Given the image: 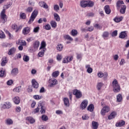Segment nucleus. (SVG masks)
<instances>
[{"label": "nucleus", "mask_w": 129, "mask_h": 129, "mask_svg": "<svg viewBox=\"0 0 129 129\" xmlns=\"http://www.w3.org/2000/svg\"><path fill=\"white\" fill-rule=\"evenodd\" d=\"M4 8V9L2 10L0 15L1 21L2 24H5L7 21L8 17H7V15H6V10L9 9L10 6L9 5H5Z\"/></svg>", "instance_id": "obj_1"}, {"label": "nucleus", "mask_w": 129, "mask_h": 129, "mask_svg": "<svg viewBox=\"0 0 129 129\" xmlns=\"http://www.w3.org/2000/svg\"><path fill=\"white\" fill-rule=\"evenodd\" d=\"M112 84L114 92L117 93V92L120 91V86L118 84V82L116 79H114L113 81Z\"/></svg>", "instance_id": "obj_2"}, {"label": "nucleus", "mask_w": 129, "mask_h": 129, "mask_svg": "<svg viewBox=\"0 0 129 129\" xmlns=\"http://www.w3.org/2000/svg\"><path fill=\"white\" fill-rule=\"evenodd\" d=\"M38 16V11L34 10L31 14L30 18L28 21V24H32Z\"/></svg>", "instance_id": "obj_3"}, {"label": "nucleus", "mask_w": 129, "mask_h": 129, "mask_svg": "<svg viewBox=\"0 0 129 129\" xmlns=\"http://www.w3.org/2000/svg\"><path fill=\"white\" fill-rule=\"evenodd\" d=\"M12 107V104L10 102H7L2 104V108L3 109H9Z\"/></svg>", "instance_id": "obj_4"}, {"label": "nucleus", "mask_w": 129, "mask_h": 129, "mask_svg": "<svg viewBox=\"0 0 129 129\" xmlns=\"http://www.w3.org/2000/svg\"><path fill=\"white\" fill-rule=\"evenodd\" d=\"M73 94L74 95L76 96V98L78 99H79V98H81V97H82V93L78 90H74Z\"/></svg>", "instance_id": "obj_5"}, {"label": "nucleus", "mask_w": 129, "mask_h": 129, "mask_svg": "<svg viewBox=\"0 0 129 129\" xmlns=\"http://www.w3.org/2000/svg\"><path fill=\"white\" fill-rule=\"evenodd\" d=\"M39 46H40V42L38 41H35V42L33 43V47L31 48V50L33 51V52L37 51L39 48Z\"/></svg>", "instance_id": "obj_6"}, {"label": "nucleus", "mask_w": 129, "mask_h": 129, "mask_svg": "<svg viewBox=\"0 0 129 129\" xmlns=\"http://www.w3.org/2000/svg\"><path fill=\"white\" fill-rule=\"evenodd\" d=\"M108 111H109V107L105 106L101 111V114L102 115H105V113H106V112H108Z\"/></svg>", "instance_id": "obj_7"}, {"label": "nucleus", "mask_w": 129, "mask_h": 129, "mask_svg": "<svg viewBox=\"0 0 129 129\" xmlns=\"http://www.w3.org/2000/svg\"><path fill=\"white\" fill-rule=\"evenodd\" d=\"M58 84V81L55 79H51L49 81V87H54V85Z\"/></svg>", "instance_id": "obj_8"}, {"label": "nucleus", "mask_w": 129, "mask_h": 129, "mask_svg": "<svg viewBox=\"0 0 129 129\" xmlns=\"http://www.w3.org/2000/svg\"><path fill=\"white\" fill-rule=\"evenodd\" d=\"M88 104V101L87 100H84L82 101V102L81 104V108L83 110V109H85L86 107H87V105Z\"/></svg>", "instance_id": "obj_9"}, {"label": "nucleus", "mask_w": 129, "mask_h": 129, "mask_svg": "<svg viewBox=\"0 0 129 129\" xmlns=\"http://www.w3.org/2000/svg\"><path fill=\"white\" fill-rule=\"evenodd\" d=\"M30 32H31V28L29 27H25L22 31V33L24 35H28Z\"/></svg>", "instance_id": "obj_10"}, {"label": "nucleus", "mask_w": 129, "mask_h": 129, "mask_svg": "<svg viewBox=\"0 0 129 129\" xmlns=\"http://www.w3.org/2000/svg\"><path fill=\"white\" fill-rule=\"evenodd\" d=\"M19 74V69L17 68L13 69L11 71V75L12 76H17Z\"/></svg>", "instance_id": "obj_11"}, {"label": "nucleus", "mask_w": 129, "mask_h": 129, "mask_svg": "<svg viewBox=\"0 0 129 129\" xmlns=\"http://www.w3.org/2000/svg\"><path fill=\"white\" fill-rule=\"evenodd\" d=\"M32 87L34 88H35V89H37L39 87V83L37 82L36 80L33 79L32 80Z\"/></svg>", "instance_id": "obj_12"}, {"label": "nucleus", "mask_w": 129, "mask_h": 129, "mask_svg": "<svg viewBox=\"0 0 129 129\" xmlns=\"http://www.w3.org/2000/svg\"><path fill=\"white\" fill-rule=\"evenodd\" d=\"M39 5L41 8H43V9H48V8H49L48 5H47V4L44 2H39Z\"/></svg>", "instance_id": "obj_13"}, {"label": "nucleus", "mask_w": 129, "mask_h": 129, "mask_svg": "<svg viewBox=\"0 0 129 129\" xmlns=\"http://www.w3.org/2000/svg\"><path fill=\"white\" fill-rule=\"evenodd\" d=\"M124 3H123V1L121 0L118 1L116 3V7L117 9H120L121 8V6H123V4Z\"/></svg>", "instance_id": "obj_14"}, {"label": "nucleus", "mask_w": 129, "mask_h": 129, "mask_svg": "<svg viewBox=\"0 0 129 129\" xmlns=\"http://www.w3.org/2000/svg\"><path fill=\"white\" fill-rule=\"evenodd\" d=\"M17 49L15 47H12L11 49L9 50L8 55H14L16 53Z\"/></svg>", "instance_id": "obj_15"}, {"label": "nucleus", "mask_w": 129, "mask_h": 129, "mask_svg": "<svg viewBox=\"0 0 129 129\" xmlns=\"http://www.w3.org/2000/svg\"><path fill=\"white\" fill-rule=\"evenodd\" d=\"M104 10H105V12L106 14H107V15H109V14H110V13H111V10H110V8H109V5L105 6L104 7Z\"/></svg>", "instance_id": "obj_16"}, {"label": "nucleus", "mask_w": 129, "mask_h": 129, "mask_svg": "<svg viewBox=\"0 0 129 129\" xmlns=\"http://www.w3.org/2000/svg\"><path fill=\"white\" fill-rule=\"evenodd\" d=\"M86 69H87V72H88V73H89V74L92 73L93 70L90 67V65H86Z\"/></svg>", "instance_id": "obj_17"}, {"label": "nucleus", "mask_w": 129, "mask_h": 129, "mask_svg": "<svg viewBox=\"0 0 129 129\" xmlns=\"http://www.w3.org/2000/svg\"><path fill=\"white\" fill-rule=\"evenodd\" d=\"M126 10V6L125 5H122L121 7V9L120 10V14L122 15L125 14V10Z\"/></svg>", "instance_id": "obj_18"}, {"label": "nucleus", "mask_w": 129, "mask_h": 129, "mask_svg": "<svg viewBox=\"0 0 129 129\" xmlns=\"http://www.w3.org/2000/svg\"><path fill=\"white\" fill-rule=\"evenodd\" d=\"M127 35H126V33L125 31L122 32L120 33L119 38L120 39H124V38H126Z\"/></svg>", "instance_id": "obj_19"}, {"label": "nucleus", "mask_w": 129, "mask_h": 129, "mask_svg": "<svg viewBox=\"0 0 129 129\" xmlns=\"http://www.w3.org/2000/svg\"><path fill=\"white\" fill-rule=\"evenodd\" d=\"M94 110V105L93 104H91L89 105L87 107V110L89 111H90V112H92L93 110Z\"/></svg>", "instance_id": "obj_20"}, {"label": "nucleus", "mask_w": 129, "mask_h": 129, "mask_svg": "<svg viewBox=\"0 0 129 129\" xmlns=\"http://www.w3.org/2000/svg\"><path fill=\"white\" fill-rule=\"evenodd\" d=\"M73 60V56H71L70 57L69 60H67V58H66V57L64 58L62 60V62L66 63H69V62H71Z\"/></svg>", "instance_id": "obj_21"}, {"label": "nucleus", "mask_w": 129, "mask_h": 129, "mask_svg": "<svg viewBox=\"0 0 129 129\" xmlns=\"http://www.w3.org/2000/svg\"><path fill=\"white\" fill-rule=\"evenodd\" d=\"M125 124V122L124 120L120 121L116 123L115 125L117 127L118 126H122V125H124Z\"/></svg>", "instance_id": "obj_22"}, {"label": "nucleus", "mask_w": 129, "mask_h": 129, "mask_svg": "<svg viewBox=\"0 0 129 129\" xmlns=\"http://www.w3.org/2000/svg\"><path fill=\"white\" fill-rule=\"evenodd\" d=\"M5 123L7 125H11V124L13 123V120L11 118H8L5 120Z\"/></svg>", "instance_id": "obj_23"}, {"label": "nucleus", "mask_w": 129, "mask_h": 129, "mask_svg": "<svg viewBox=\"0 0 129 129\" xmlns=\"http://www.w3.org/2000/svg\"><path fill=\"white\" fill-rule=\"evenodd\" d=\"M17 45H20V46H26L27 44L26 41L24 40H18V42H17Z\"/></svg>", "instance_id": "obj_24"}, {"label": "nucleus", "mask_w": 129, "mask_h": 129, "mask_svg": "<svg viewBox=\"0 0 129 129\" xmlns=\"http://www.w3.org/2000/svg\"><path fill=\"white\" fill-rule=\"evenodd\" d=\"M50 24L52 27V28H53L54 29H55L57 27V22L54 20H52L50 21Z\"/></svg>", "instance_id": "obj_25"}, {"label": "nucleus", "mask_w": 129, "mask_h": 129, "mask_svg": "<svg viewBox=\"0 0 129 129\" xmlns=\"http://www.w3.org/2000/svg\"><path fill=\"white\" fill-rule=\"evenodd\" d=\"M13 101L14 102V103H15L16 104H19V103H20V97L16 96L13 99Z\"/></svg>", "instance_id": "obj_26"}, {"label": "nucleus", "mask_w": 129, "mask_h": 129, "mask_svg": "<svg viewBox=\"0 0 129 129\" xmlns=\"http://www.w3.org/2000/svg\"><path fill=\"white\" fill-rule=\"evenodd\" d=\"M53 16L54 18V20H55L56 22H60V16H59V15H58V14L54 13Z\"/></svg>", "instance_id": "obj_27"}, {"label": "nucleus", "mask_w": 129, "mask_h": 129, "mask_svg": "<svg viewBox=\"0 0 129 129\" xmlns=\"http://www.w3.org/2000/svg\"><path fill=\"white\" fill-rule=\"evenodd\" d=\"M80 5L82 8H86V7H87V1H82L81 2Z\"/></svg>", "instance_id": "obj_28"}, {"label": "nucleus", "mask_w": 129, "mask_h": 129, "mask_svg": "<svg viewBox=\"0 0 129 129\" xmlns=\"http://www.w3.org/2000/svg\"><path fill=\"white\" fill-rule=\"evenodd\" d=\"M92 126L93 129H97L98 128V123L96 121H92Z\"/></svg>", "instance_id": "obj_29"}, {"label": "nucleus", "mask_w": 129, "mask_h": 129, "mask_svg": "<svg viewBox=\"0 0 129 129\" xmlns=\"http://www.w3.org/2000/svg\"><path fill=\"white\" fill-rule=\"evenodd\" d=\"M63 38L64 39H65L66 40H69V41H73V38H72V37H71V36H70L68 34H65L63 36Z\"/></svg>", "instance_id": "obj_30"}, {"label": "nucleus", "mask_w": 129, "mask_h": 129, "mask_svg": "<svg viewBox=\"0 0 129 129\" xmlns=\"http://www.w3.org/2000/svg\"><path fill=\"white\" fill-rule=\"evenodd\" d=\"M8 63V58L7 57H5V58H3L2 61L1 62V66H5L6 64Z\"/></svg>", "instance_id": "obj_31"}, {"label": "nucleus", "mask_w": 129, "mask_h": 129, "mask_svg": "<svg viewBox=\"0 0 129 129\" xmlns=\"http://www.w3.org/2000/svg\"><path fill=\"white\" fill-rule=\"evenodd\" d=\"M122 19H123V18L122 16L120 18L116 17L113 19V21L115 22V23H119V22L122 21Z\"/></svg>", "instance_id": "obj_32"}, {"label": "nucleus", "mask_w": 129, "mask_h": 129, "mask_svg": "<svg viewBox=\"0 0 129 129\" xmlns=\"http://www.w3.org/2000/svg\"><path fill=\"white\" fill-rule=\"evenodd\" d=\"M116 115V112H112L110 115L108 116L109 119H112V118H114L115 117V116Z\"/></svg>", "instance_id": "obj_33"}, {"label": "nucleus", "mask_w": 129, "mask_h": 129, "mask_svg": "<svg viewBox=\"0 0 129 129\" xmlns=\"http://www.w3.org/2000/svg\"><path fill=\"white\" fill-rule=\"evenodd\" d=\"M63 48H64V47L61 44H58L56 46L57 50L59 51H62L63 50Z\"/></svg>", "instance_id": "obj_34"}, {"label": "nucleus", "mask_w": 129, "mask_h": 129, "mask_svg": "<svg viewBox=\"0 0 129 129\" xmlns=\"http://www.w3.org/2000/svg\"><path fill=\"white\" fill-rule=\"evenodd\" d=\"M39 107H40L41 108V113H45V112H46V111L45 110V107L44 106H42V104H39Z\"/></svg>", "instance_id": "obj_35"}, {"label": "nucleus", "mask_w": 129, "mask_h": 129, "mask_svg": "<svg viewBox=\"0 0 129 129\" xmlns=\"http://www.w3.org/2000/svg\"><path fill=\"white\" fill-rule=\"evenodd\" d=\"M26 119L27 120H28L30 123H34L35 122V119L32 117H27Z\"/></svg>", "instance_id": "obj_36"}, {"label": "nucleus", "mask_w": 129, "mask_h": 129, "mask_svg": "<svg viewBox=\"0 0 129 129\" xmlns=\"http://www.w3.org/2000/svg\"><path fill=\"white\" fill-rule=\"evenodd\" d=\"M59 72L58 71H56L52 73V77H54V78H56V77H58L59 76Z\"/></svg>", "instance_id": "obj_37"}, {"label": "nucleus", "mask_w": 129, "mask_h": 129, "mask_svg": "<svg viewBox=\"0 0 129 129\" xmlns=\"http://www.w3.org/2000/svg\"><path fill=\"white\" fill-rule=\"evenodd\" d=\"M63 102L66 106H69V99L67 98H63Z\"/></svg>", "instance_id": "obj_38"}, {"label": "nucleus", "mask_w": 129, "mask_h": 129, "mask_svg": "<svg viewBox=\"0 0 129 129\" xmlns=\"http://www.w3.org/2000/svg\"><path fill=\"white\" fill-rule=\"evenodd\" d=\"M45 51H46V48H43L41 51H40L38 54V55L39 57H43V56H44V52H45Z\"/></svg>", "instance_id": "obj_39"}, {"label": "nucleus", "mask_w": 129, "mask_h": 129, "mask_svg": "<svg viewBox=\"0 0 129 129\" xmlns=\"http://www.w3.org/2000/svg\"><path fill=\"white\" fill-rule=\"evenodd\" d=\"M6 76V70L2 69L0 71V77H5Z\"/></svg>", "instance_id": "obj_40"}, {"label": "nucleus", "mask_w": 129, "mask_h": 129, "mask_svg": "<svg viewBox=\"0 0 129 129\" xmlns=\"http://www.w3.org/2000/svg\"><path fill=\"white\" fill-rule=\"evenodd\" d=\"M94 6V3L92 1H87V7H89V8H92Z\"/></svg>", "instance_id": "obj_41"}, {"label": "nucleus", "mask_w": 129, "mask_h": 129, "mask_svg": "<svg viewBox=\"0 0 129 129\" xmlns=\"http://www.w3.org/2000/svg\"><path fill=\"white\" fill-rule=\"evenodd\" d=\"M0 39H6V35L3 31L0 30Z\"/></svg>", "instance_id": "obj_42"}, {"label": "nucleus", "mask_w": 129, "mask_h": 129, "mask_svg": "<svg viewBox=\"0 0 129 129\" xmlns=\"http://www.w3.org/2000/svg\"><path fill=\"white\" fill-rule=\"evenodd\" d=\"M122 100V96L121 94H119L117 96V101L118 102H120Z\"/></svg>", "instance_id": "obj_43"}, {"label": "nucleus", "mask_w": 129, "mask_h": 129, "mask_svg": "<svg viewBox=\"0 0 129 129\" xmlns=\"http://www.w3.org/2000/svg\"><path fill=\"white\" fill-rule=\"evenodd\" d=\"M45 47H46V42H45V41H42L41 42V46L39 49H40V50H41V49H42V50L43 49H46V48H45Z\"/></svg>", "instance_id": "obj_44"}, {"label": "nucleus", "mask_w": 129, "mask_h": 129, "mask_svg": "<svg viewBox=\"0 0 129 129\" xmlns=\"http://www.w3.org/2000/svg\"><path fill=\"white\" fill-rule=\"evenodd\" d=\"M108 36H109V33L107 31L104 32L102 34V37L105 39V38H108Z\"/></svg>", "instance_id": "obj_45"}, {"label": "nucleus", "mask_w": 129, "mask_h": 129, "mask_svg": "<svg viewBox=\"0 0 129 129\" xmlns=\"http://www.w3.org/2000/svg\"><path fill=\"white\" fill-rule=\"evenodd\" d=\"M77 34H78L77 30L75 29L72 30L71 31L72 36L75 37V36H77Z\"/></svg>", "instance_id": "obj_46"}, {"label": "nucleus", "mask_w": 129, "mask_h": 129, "mask_svg": "<svg viewBox=\"0 0 129 129\" xmlns=\"http://www.w3.org/2000/svg\"><path fill=\"white\" fill-rule=\"evenodd\" d=\"M40 31V27L37 26L33 29V33H37Z\"/></svg>", "instance_id": "obj_47"}, {"label": "nucleus", "mask_w": 129, "mask_h": 129, "mask_svg": "<svg viewBox=\"0 0 129 129\" xmlns=\"http://www.w3.org/2000/svg\"><path fill=\"white\" fill-rule=\"evenodd\" d=\"M33 98L36 100H39V99H42V96H39V95H35L33 96Z\"/></svg>", "instance_id": "obj_48"}, {"label": "nucleus", "mask_w": 129, "mask_h": 129, "mask_svg": "<svg viewBox=\"0 0 129 129\" xmlns=\"http://www.w3.org/2000/svg\"><path fill=\"white\" fill-rule=\"evenodd\" d=\"M86 16L88 18H92V17H94V13L93 12L88 13Z\"/></svg>", "instance_id": "obj_49"}, {"label": "nucleus", "mask_w": 129, "mask_h": 129, "mask_svg": "<svg viewBox=\"0 0 129 129\" xmlns=\"http://www.w3.org/2000/svg\"><path fill=\"white\" fill-rule=\"evenodd\" d=\"M23 60L25 62H28L29 60H30V57H29V56L28 55H24Z\"/></svg>", "instance_id": "obj_50"}, {"label": "nucleus", "mask_w": 129, "mask_h": 129, "mask_svg": "<svg viewBox=\"0 0 129 129\" xmlns=\"http://www.w3.org/2000/svg\"><path fill=\"white\" fill-rule=\"evenodd\" d=\"M41 118L44 121H47V120L48 119V116H47L46 115H43L41 117Z\"/></svg>", "instance_id": "obj_51"}, {"label": "nucleus", "mask_w": 129, "mask_h": 129, "mask_svg": "<svg viewBox=\"0 0 129 129\" xmlns=\"http://www.w3.org/2000/svg\"><path fill=\"white\" fill-rule=\"evenodd\" d=\"M53 9L55 11V12H58L59 10H60L59 6H58L57 5H54Z\"/></svg>", "instance_id": "obj_52"}, {"label": "nucleus", "mask_w": 129, "mask_h": 129, "mask_svg": "<svg viewBox=\"0 0 129 129\" xmlns=\"http://www.w3.org/2000/svg\"><path fill=\"white\" fill-rule=\"evenodd\" d=\"M44 29L47 30H51V26H50V24H47L45 25L44 27Z\"/></svg>", "instance_id": "obj_53"}, {"label": "nucleus", "mask_w": 129, "mask_h": 129, "mask_svg": "<svg viewBox=\"0 0 129 129\" xmlns=\"http://www.w3.org/2000/svg\"><path fill=\"white\" fill-rule=\"evenodd\" d=\"M102 85H103V84H102V83H98V85H97L98 90H100V89H101V87H102Z\"/></svg>", "instance_id": "obj_54"}, {"label": "nucleus", "mask_w": 129, "mask_h": 129, "mask_svg": "<svg viewBox=\"0 0 129 129\" xmlns=\"http://www.w3.org/2000/svg\"><path fill=\"white\" fill-rule=\"evenodd\" d=\"M14 92H20L21 91V87H18L13 90Z\"/></svg>", "instance_id": "obj_55"}, {"label": "nucleus", "mask_w": 129, "mask_h": 129, "mask_svg": "<svg viewBox=\"0 0 129 129\" xmlns=\"http://www.w3.org/2000/svg\"><path fill=\"white\" fill-rule=\"evenodd\" d=\"M112 37H116L117 36V30L114 31L111 34Z\"/></svg>", "instance_id": "obj_56"}, {"label": "nucleus", "mask_w": 129, "mask_h": 129, "mask_svg": "<svg viewBox=\"0 0 129 129\" xmlns=\"http://www.w3.org/2000/svg\"><path fill=\"white\" fill-rule=\"evenodd\" d=\"M103 74L104 73H102V72L98 73V77H99V78H102V77H103Z\"/></svg>", "instance_id": "obj_57"}, {"label": "nucleus", "mask_w": 129, "mask_h": 129, "mask_svg": "<svg viewBox=\"0 0 129 129\" xmlns=\"http://www.w3.org/2000/svg\"><path fill=\"white\" fill-rule=\"evenodd\" d=\"M108 77V73H107V72H105L103 74V78L104 79H106V78H107V77Z\"/></svg>", "instance_id": "obj_58"}, {"label": "nucleus", "mask_w": 129, "mask_h": 129, "mask_svg": "<svg viewBox=\"0 0 129 129\" xmlns=\"http://www.w3.org/2000/svg\"><path fill=\"white\" fill-rule=\"evenodd\" d=\"M88 118H89V117L88 116V115L85 114L84 115H83L82 116V119L84 120H85L86 119H88Z\"/></svg>", "instance_id": "obj_59"}, {"label": "nucleus", "mask_w": 129, "mask_h": 129, "mask_svg": "<svg viewBox=\"0 0 129 129\" xmlns=\"http://www.w3.org/2000/svg\"><path fill=\"white\" fill-rule=\"evenodd\" d=\"M27 12L28 13H31L33 11V7H29L26 10Z\"/></svg>", "instance_id": "obj_60"}, {"label": "nucleus", "mask_w": 129, "mask_h": 129, "mask_svg": "<svg viewBox=\"0 0 129 129\" xmlns=\"http://www.w3.org/2000/svg\"><path fill=\"white\" fill-rule=\"evenodd\" d=\"M20 17L21 18V19H26V14L21 13L20 14Z\"/></svg>", "instance_id": "obj_61"}, {"label": "nucleus", "mask_w": 129, "mask_h": 129, "mask_svg": "<svg viewBox=\"0 0 129 129\" xmlns=\"http://www.w3.org/2000/svg\"><path fill=\"white\" fill-rule=\"evenodd\" d=\"M17 27H18V25H17V24H13L12 25L13 30H16V31H17Z\"/></svg>", "instance_id": "obj_62"}, {"label": "nucleus", "mask_w": 129, "mask_h": 129, "mask_svg": "<svg viewBox=\"0 0 129 129\" xmlns=\"http://www.w3.org/2000/svg\"><path fill=\"white\" fill-rule=\"evenodd\" d=\"M82 57V55H81V54H79V53L77 54V58L78 60L81 59Z\"/></svg>", "instance_id": "obj_63"}, {"label": "nucleus", "mask_w": 129, "mask_h": 129, "mask_svg": "<svg viewBox=\"0 0 129 129\" xmlns=\"http://www.w3.org/2000/svg\"><path fill=\"white\" fill-rule=\"evenodd\" d=\"M13 84V80H10L7 82V85H12Z\"/></svg>", "instance_id": "obj_64"}]
</instances>
